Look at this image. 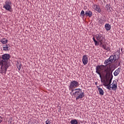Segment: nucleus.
<instances>
[{"label": "nucleus", "mask_w": 124, "mask_h": 124, "mask_svg": "<svg viewBox=\"0 0 124 124\" xmlns=\"http://www.w3.org/2000/svg\"><path fill=\"white\" fill-rule=\"evenodd\" d=\"M120 56L115 54L114 55H111L109 58L106 60L104 62L105 65H98L96 67V73L97 74H100L102 73L103 76H105L107 74L109 75L110 72H112V68H113V65H112V62H114V63H117L118 62V65L121 64V60H119Z\"/></svg>", "instance_id": "obj_1"}, {"label": "nucleus", "mask_w": 124, "mask_h": 124, "mask_svg": "<svg viewBox=\"0 0 124 124\" xmlns=\"http://www.w3.org/2000/svg\"><path fill=\"white\" fill-rule=\"evenodd\" d=\"M113 71L109 73L108 75L106 74L101 78V82L103 83V86L107 87V90H111V83H112V79H113Z\"/></svg>", "instance_id": "obj_2"}, {"label": "nucleus", "mask_w": 124, "mask_h": 124, "mask_svg": "<svg viewBox=\"0 0 124 124\" xmlns=\"http://www.w3.org/2000/svg\"><path fill=\"white\" fill-rule=\"evenodd\" d=\"M0 65H1V69L0 73L2 74H6V71H7V68H8V64L7 62L1 60V57H0Z\"/></svg>", "instance_id": "obj_3"}, {"label": "nucleus", "mask_w": 124, "mask_h": 124, "mask_svg": "<svg viewBox=\"0 0 124 124\" xmlns=\"http://www.w3.org/2000/svg\"><path fill=\"white\" fill-rule=\"evenodd\" d=\"M74 91H76L74 94L76 95V100H78V99H81L85 96V95L84 94V92H82V89L78 88V89H76L74 90Z\"/></svg>", "instance_id": "obj_4"}, {"label": "nucleus", "mask_w": 124, "mask_h": 124, "mask_svg": "<svg viewBox=\"0 0 124 124\" xmlns=\"http://www.w3.org/2000/svg\"><path fill=\"white\" fill-rule=\"evenodd\" d=\"M80 86L79 82L76 80H73L71 81L69 85V90L71 91L72 93L74 92V89L78 88Z\"/></svg>", "instance_id": "obj_5"}, {"label": "nucleus", "mask_w": 124, "mask_h": 124, "mask_svg": "<svg viewBox=\"0 0 124 124\" xmlns=\"http://www.w3.org/2000/svg\"><path fill=\"white\" fill-rule=\"evenodd\" d=\"M11 58V56H10V54H4L1 56V59H2V61H4L5 62H7V64H8V68L10 66V63H9V62H8V60Z\"/></svg>", "instance_id": "obj_6"}, {"label": "nucleus", "mask_w": 124, "mask_h": 124, "mask_svg": "<svg viewBox=\"0 0 124 124\" xmlns=\"http://www.w3.org/2000/svg\"><path fill=\"white\" fill-rule=\"evenodd\" d=\"M95 36L97 40H98V42L101 43V45H102L103 42H105V38H104V37H103V36L101 34H97Z\"/></svg>", "instance_id": "obj_7"}, {"label": "nucleus", "mask_w": 124, "mask_h": 124, "mask_svg": "<svg viewBox=\"0 0 124 124\" xmlns=\"http://www.w3.org/2000/svg\"><path fill=\"white\" fill-rule=\"evenodd\" d=\"M3 8H5L6 10L8 11H11V1L6 0L5 2V4L3 5Z\"/></svg>", "instance_id": "obj_8"}, {"label": "nucleus", "mask_w": 124, "mask_h": 124, "mask_svg": "<svg viewBox=\"0 0 124 124\" xmlns=\"http://www.w3.org/2000/svg\"><path fill=\"white\" fill-rule=\"evenodd\" d=\"M93 8L95 11H96L98 13H100L101 12V9H100L99 5L93 4Z\"/></svg>", "instance_id": "obj_9"}, {"label": "nucleus", "mask_w": 124, "mask_h": 124, "mask_svg": "<svg viewBox=\"0 0 124 124\" xmlns=\"http://www.w3.org/2000/svg\"><path fill=\"white\" fill-rule=\"evenodd\" d=\"M89 62V58H88V55H84L82 57V62L84 65H86Z\"/></svg>", "instance_id": "obj_10"}, {"label": "nucleus", "mask_w": 124, "mask_h": 124, "mask_svg": "<svg viewBox=\"0 0 124 124\" xmlns=\"http://www.w3.org/2000/svg\"><path fill=\"white\" fill-rule=\"evenodd\" d=\"M118 88V84L116 81H113L111 84V89L112 91H117Z\"/></svg>", "instance_id": "obj_11"}, {"label": "nucleus", "mask_w": 124, "mask_h": 124, "mask_svg": "<svg viewBox=\"0 0 124 124\" xmlns=\"http://www.w3.org/2000/svg\"><path fill=\"white\" fill-rule=\"evenodd\" d=\"M85 16H86V17H89V18H91L93 16V12L90 10L85 11Z\"/></svg>", "instance_id": "obj_12"}, {"label": "nucleus", "mask_w": 124, "mask_h": 124, "mask_svg": "<svg viewBox=\"0 0 124 124\" xmlns=\"http://www.w3.org/2000/svg\"><path fill=\"white\" fill-rule=\"evenodd\" d=\"M120 72H121V68L119 67L117 69H116V71L114 72V76H118L119 74H120Z\"/></svg>", "instance_id": "obj_13"}, {"label": "nucleus", "mask_w": 124, "mask_h": 124, "mask_svg": "<svg viewBox=\"0 0 124 124\" xmlns=\"http://www.w3.org/2000/svg\"><path fill=\"white\" fill-rule=\"evenodd\" d=\"M105 27L106 31H110V30H111V25H110V24L108 23L106 24Z\"/></svg>", "instance_id": "obj_14"}, {"label": "nucleus", "mask_w": 124, "mask_h": 124, "mask_svg": "<svg viewBox=\"0 0 124 124\" xmlns=\"http://www.w3.org/2000/svg\"><path fill=\"white\" fill-rule=\"evenodd\" d=\"M71 124H78V120L76 119L72 120L70 121Z\"/></svg>", "instance_id": "obj_15"}, {"label": "nucleus", "mask_w": 124, "mask_h": 124, "mask_svg": "<svg viewBox=\"0 0 124 124\" xmlns=\"http://www.w3.org/2000/svg\"><path fill=\"white\" fill-rule=\"evenodd\" d=\"M98 90L101 95H103V94H104V91H103V90L102 89L100 88H98Z\"/></svg>", "instance_id": "obj_16"}, {"label": "nucleus", "mask_w": 124, "mask_h": 124, "mask_svg": "<svg viewBox=\"0 0 124 124\" xmlns=\"http://www.w3.org/2000/svg\"><path fill=\"white\" fill-rule=\"evenodd\" d=\"M93 40L94 42V44H95V46H98V45H99V42L96 41L95 40V38H94V37H93Z\"/></svg>", "instance_id": "obj_17"}, {"label": "nucleus", "mask_w": 124, "mask_h": 124, "mask_svg": "<svg viewBox=\"0 0 124 124\" xmlns=\"http://www.w3.org/2000/svg\"><path fill=\"white\" fill-rule=\"evenodd\" d=\"M0 42H1L2 44H6V43H7V40L5 38H3L1 40Z\"/></svg>", "instance_id": "obj_18"}, {"label": "nucleus", "mask_w": 124, "mask_h": 124, "mask_svg": "<svg viewBox=\"0 0 124 124\" xmlns=\"http://www.w3.org/2000/svg\"><path fill=\"white\" fill-rule=\"evenodd\" d=\"M104 42L102 43V44L101 45V43H100V47H102V48L103 49H105L106 48V45H104Z\"/></svg>", "instance_id": "obj_19"}, {"label": "nucleus", "mask_w": 124, "mask_h": 124, "mask_svg": "<svg viewBox=\"0 0 124 124\" xmlns=\"http://www.w3.org/2000/svg\"><path fill=\"white\" fill-rule=\"evenodd\" d=\"M80 16L82 17H85L86 16V13H85V11L84 10H82L80 13Z\"/></svg>", "instance_id": "obj_20"}, {"label": "nucleus", "mask_w": 124, "mask_h": 124, "mask_svg": "<svg viewBox=\"0 0 124 124\" xmlns=\"http://www.w3.org/2000/svg\"><path fill=\"white\" fill-rule=\"evenodd\" d=\"M106 8L107 10H110V8H111V5H110V4H107L106 5Z\"/></svg>", "instance_id": "obj_21"}, {"label": "nucleus", "mask_w": 124, "mask_h": 124, "mask_svg": "<svg viewBox=\"0 0 124 124\" xmlns=\"http://www.w3.org/2000/svg\"><path fill=\"white\" fill-rule=\"evenodd\" d=\"M3 50L4 51H8V46H4V47H3Z\"/></svg>", "instance_id": "obj_22"}, {"label": "nucleus", "mask_w": 124, "mask_h": 124, "mask_svg": "<svg viewBox=\"0 0 124 124\" xmlns=\"http://www.w3.org/2000/svg\"><path fill=\"white\" fill-rule=\"evenodd\" d=\"M46 124H51V122H50V120L49 119H47L46 121Z\"/></svg>", "instance_id": "obj_23"}, {"label": "nucleus", "mask_w": 124, "mask_h": 124, "mask_svg": "<svg viewBox=\"0 0 124 124\" xmlns=\"http://www.w3.org/2000/svg\"><path fill=\"white\" fill-rule=\"evenodd\" d=\"M21 66H22V65H21V64L17 65V69H18V70H20V69H21Z\"/></svg>", "instance_id": "obj_24"}, {"label": "nucleus", "mask_w": 124, "mask_h": 124, "mask_svg": "<svg viewBox=\"0 0 124 124\" xmlns=\"http://www.w3.org/2000/svg\"><path fill=\"white\" fill-rule=\"evenodd\" d=\"M105 50H106L107 51H110L111 48L109 47H106Z\"/></svg>", "instance_id": "obj_25"}, {"label": "nucleus", "mask_w": 124, "mask_h": 124, "mask_svg": "<svg viewBox=\"0 0 124 124\" xmlns=\"http://www.w3.org/2000/svg\"><path fill=\"white\" fill-rule=\"evenodd\" d=\"M98 75H99L100 78H101V79H102V76H101V74H102V73H100V74H98Z\"/></svg>", "instance_id": "obj_26"}, {"label": "nucleus", "mask_w": 124, "mask_h": 124, "mask_svg": "<svg viewBox=\"0 0 124 124\" xmlns=\"http://www.w3.org/2000/svg\"><path fill=\"white\" fill-rule=\"evenodd\" d=\"M2 122V118L0 116V124Z\"/></svg>", "instance_id": "obj_27"}, {"label": "nucleus", "mask_w": 124, "mask_h": 124, "mask_svg": "<svg viewBox=\"0 0 124 124\" xmlns=\"http://www.w3.org/2000/svg\"><path fill=\"white\" fill-rule=\"evenodd\" d=\"M98 1H101V0H97Z\"/></svg>", "instance_id": "obj_28"}, {"label": "nucleus", "mask_w": 124, "mask_h": 124, "mask_svg": "<svg viewBox=\"0 0 124 124\" xmlns=\"http://www.w3.org/2000/svg\"><path fill=\"white\" fill-rule=\"evenodd\" d=\"M101 25H102V23H101Z\"/></svg>", "instance_id": "obj_29"}]
</instances>
